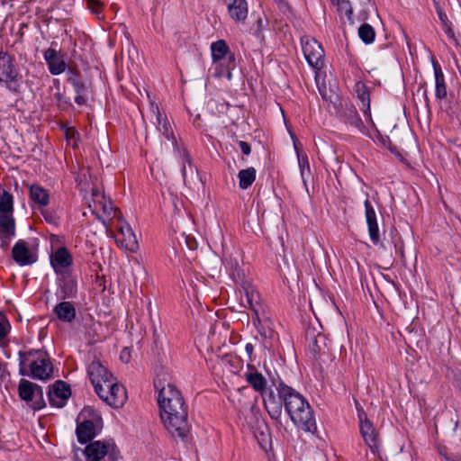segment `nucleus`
<instances>
[{
	"instance_id": "50",
	"label": "nucleus",
	"mask_w": 461,
	"mask_h": 461,
	"mask_svg": "<svg viewBox=\"0 0 461 461\" xmlns=\"http://www.w3.org/2000/svg\"><path fill=\"white\" fill-rule=\"evenodd\" d=\"M125 354H127V355L129 356V351L127 350V348H124V349L122 351L121 356H120L121 359H124V357H126V355H125Z\"/></svg>"
},
{
	"instance_id": "37",
	"label": "nucleus",
	"mask_w": 461,
	"mask_h": 461,
	"mask_svg": "<svg viewBox=\"0 0 461 461\" xmlns=\"http://www.w3.org/2000/svg\"><path fill=\"white\" fill-rule=\"evenodd\" d=\"M358 36L366 44H370L375 41V32L370 24L364 23L358 28Z\"/></svg>"
},
{
	"instance_id": "49",
	"label": "nucleus",
	"mask_w": 461,
	"mask_h": 461,
	"mask_svg": "<svg viewBox=\"0 0 461 461\" xmlns=\"http://www.w3.org/2000/svg\"><path fill=\"white\" fill-rule=\"evenodd\" d=\"M446 32L448 37L454 38V32L449 26L447 27Z\"/></svg>"
},
{
	"instance_id": "44",
	"label": "nucleus",
	"mask_w": 461,
	"mask_h": 461,
	"mask_svg": "<svg viewBox=\"0 0 461 461\" xmlns=\"http://www.w3.org/2000/svg\"><path fill=\"white\" fill-rule=\"evenodd\" d=\"M6 367H7L6 364H2L0 362V378H2V379H4L5 377V375H10V374L7 371Z\"/></svg>"
},
{
	"instance_id": "34",
	"label": "nucleus",
	"mask_w": 461,
	"mask_h": 461,
	"mask_svg": "<svg viewBox=\"0 0 461 461\" xmlns=\"http://www.w3.org/2000/svg\"><path fill=\"white\" fill-rule=\"evenodd\" d=\"M257 171L253 167L242 169L238 174L240 188L245 190L249 188L256 179Z\"/></svg>"
},
{
	"instance_id": "23",
	"label": "nucleus",
	"mask_w": 461,
	"mask_h": 461,
	"mask_svg": "<svg viewBox=\"0 0 461 461\" xmlns=\"http://www.w3.org/2000/svg\"><path fill=\"white\" fill-rule=\"evenodd\" d=\"M230 18L236 23H244L248 17L249 8L246 0H223Z\"/></svg>"
},
{
	"instance_id": "20",
	"label": "nucleus",
	"mask_w": 461,
	"mask_h": 461,
	"mask_svg": "<svg viewBox=\"0 0 461 461\" xmlns=\"http://www.w3.org/2000/svg\"><path fill=\"white\" fill-rule=\"evenodd\" d=\"M68 81L73 86L77 94L75 102L78 105H84L86 103L87 86L81 79L80 73L76 68H68Z\"/></svg>"
},
{
	"instance_id": "30",
	"label": "nucleus",
	"mask_w": 461,
	"mask_h": 461,
	"mask_svg": "<svg viewBox=\"0 0 461 461\" xmlns=\"http://www.w3.org/2000/svg\"><path fill=\"white\" fill-rule=\"evenodd\" d=\"M15 234V222L13 215L0 214V240L7 246L9 240Z\"/></svg>"
},
{
	"instance_id": "48",
	"label": "nucleus",
	"mask_w": 461,
	"mask_h": 461,
	"mask_svg": "<svg viewBox=\"0 0 461 461\" xmlns=\"http://www.w3.org/2000/svg\"><path fill=\"white\" fill-rule=\"evenodd\" d=\"M456 382L457 387L461 390V372H459L456 375Z\"/></svg>"
},
{
	"instance_id": "36",
	"label": "nucleus",
	"mask_w": 461,
	"mask_h": 461,
	"mask_svg": "<svg viewBox=\"0 0 461 461\" xmlns=\"http://www.w3.org/2000/svg\"><path fill=\"white\" fill-rule=\"evenodd\" d=\"M175 147V149L176 150L179 158H181L182 160V176H183V178L185 179V176H186V173H187V167H189L190 170H192V159H191V156L189 154V152L186 150V149L183 148V147H179L177 144L176 146H174Z\"/></svg>"
},
{
	"instance_id": "27",
	"label": "nucleus",
	"mask_w": 461,
	"mask_h": 461,
	"mask_svg": "<svg viewBox=\"0 0 461 461\" xmlns=\"http://www.w3.org/2000/svg\"><path fill=\"white\" fill-rule=\"evenodd\" d=\"M118 231L122 238H117V243L120 244L121 247L124 248L125 249L131 252L137 251V249H139L138 240L136 235L132 231V229L130 227V225L125 224L119 226Z\"/></svg>"
},
{
	"instance_id": "8",
	"label": "nucleus",
	"mask_w": 461,
	"mask_h": 461,
	"mask_svg": "<svg viewBox=\"0 0 461 461\" xmlns=\"http://www.w3.org/2000/svg\"><path fill=\"white\" fill-rule=\"evenodd\" d=\"M95 393L100 399L113 408L122 407L128 398L125 387L117 383L115 378L106 381L105 385L102 386V391Z\"/></svg>"
},
{
	"instance_id": "21",
	"label": "nucleus",
	"mask_w": 461,
	"mask_h": 461,
	"mask_svg": "<svg viewBox=\"0 0 461 461\" xmlns=\"http://www.w3.org/2000/svg\"><path fill=\"white\" fill-rule=\"evenodd\" d=\"M261 396L265 409L271 419L278 420L282 414L283 400L279 396L276 397L273 390H268V392Z\"/></svg>"
},
{
	"instance_id": "28",
	"label": "nucleus",
	"mask_w": 461,
	"mask_h": 461,
	"mask_svg": "<svg viewBox=\"0 0 461 461\" xmlns=\"http://www.w3.org/2000/svg\"><path fill=\"white\" fill-rule=\"evenodd\" d=\"M76 434L77 440L81 444L91 441L97 434L96 424L94 419L84 420L77 423Z\"/></svg>"
},
{
	"instance_id": "5",
	"label": "nucleus",
	"mask_w": 461,
	"mask_h": 461,
	"mask_svg": "<svg viewBox=\"0 0 461 461\" xmlns=\"http://www.w3.org/2000/svg\"><path fill=\"white\" fill-rule=\"evenodd\" d=\"M86 461H119L120 450L113 440L90 442L84 451Z\"/></svg>"
},
{
	"instance_id": "32",
	"label": "nucleus",
	"mask_w": 461,
	"mask_h": 461,
	"mask_svg": "<svg viewBox=\"0 0 461 461\" xmlns=\"http://www.w3.org/2000/svg\"><path fill=\"white\" fill-rule=\"evenodd\" d=\"M432 65H433L434 75H435V83H436L435 95H436L437 98L443 99L447 96V86L445 84L444 74H443L440 65L438 64V62L437 60L433 59Z\"/></svg>"
},
{
	"instance_id": "11",
	"label": "nucleus",
	"mask_w": 461,
	"mask_h": 461,
	"mask_svg": "<svg viewBox=\"0 0 461 461\" xmlns=\"http://www.w3.org/2000/svg\"><path fill=\"white\" fill-rule=\"evenodd\" d=\"M303 55L311 67L320 70L324 66V50L313 38L302 39Z\"/></svg>"
},
{
	"instance_id": "38",
	"label": "nucleus",
	"mask_w": 461,
	"mask_h": 461,
	"mask_svg": "<svg viewBox=\"0 0 461 461\" xmlns=\"http://www.w3.org/2000/svg\"><path fill=\"white\" fill-rule=\"evenodd\" d=\"M297 158H298V165L300 167L301 176H302L303 179H304L306 176L311 175V168H310L308 156L305 153H299L297 151Z\"/></svg>"
},
{
	"instance_id": "6",
	"label": "nucleus",
	"mask_w": 461,
	"mask_h": 461,
	"mask_svg": "<svg viewBox=\"0 0 461 461\" xmlns=\"http://www.w3.org/2000/svg\"><path fill=\"white\" fill-rule=\"evenodd\" d=\"M14 58L5 51H0V83L12 93L18 94L21 89L22 76L14 64Z\"/></svg>"
},
{
	"instance_id": "26",
	"label": "nucleus",
	"mask_w": 461,
	"mask_h": 461,
	"mask_svg": "<svg viewBox=\"0 0 461 461\" xmlns=\"http://www.w3.org/2000/svg\"><path fill=\"white\" fill-rule=\"evenodd\" d=\"M354 91L357 99L361 102L360 109L362 110L364 115L367 121L374 124L371 116L370 94L367 86L362 81H357L354 86Z\"/></svg>"
},
{
	"instance_id": "16",
	"label": "nucleus",
	"mask_w": 461,
	"mask_h": 461,
	"mask_svg": "<svg viewBox=\"0 0 461 461\" xmlns=\"http://www.w3.org/2000/svg\"><path fill=\"white\" fill-rule=\"evenodd\" d=\"M73 264V258L66 247H60L50 256V265L57 275L69 273L68 268Z\"/></svg>"
},
{
	"instance_id": "51",
	"label": "nucleus",
	"mask_w": 461,
	"mask_h": 461,
	"mask_svg": "<svg viewBox=\"0 0 461 461\" xmlns=\"http://www.w3.org/2000/svg\"><path fill=\"white\" fill-rule=\"evenodd\" d=\"M125 354H127V355L129 356V351L127 350V348H124V349L122 351L121 356H120L121 359H124V357H126V355H125Z\"/></svg>"
},
{
	"instance_id": "14",
	"label": "nucleus",
	"mask_w": 461,
	"mask_h": 461,
	"mask_svg": "<svg viewBox=\"0 0 461 461\" xmlns=\"http://www.w3.org/2000/svg\"><path fill=\"white\" fill-rule=\"evenodd\" d=\"M71 395L70 386L64 381L58 380L48 392L50 404L52 407L62 408L66 405Z\"/></svg>"
},
{
	"instance_id": "18",
	"label": "nucleus",
	"mask_w": 461,
	"mask_h": 461,
	"mask_svg": "<svg viewBox=\"0 0 461 461\" xmlns=\"http://www.w3.org/2000/svg\"><path fill=\"white\" fill-rule=\"evenodd\" d=\"M339 120L345 124L365 133L366 126L361 120L356 107L352 104H346L339 113Z\"/></svg>"
},
{
	"instance_id": "4",
	"label": "nucleus",
	"mask_w": 461,
	"mask_h": 461,
	"mask_svg": "<svg viewBox=\"0 0 461 461\" xmlns=\"http://www.w3.org/2000/svg\"><path fill=\"white\" fill-rule=\"evenodd\" d=\"M92 199L89 202V208L96 215L97 219L106 225V221L118 219L121 221L122 214L112 200L107 198L98 188L92 189Z\"/></svg>"
},
{
	"instance_id": "39",
	"label": "nucleus",
	"mask_w": 461,
	"mask_h": 461,
	"mask_svg": "<svg viewBox=\"0 0 461 461\" xmlns=\"http://www.w3.org/2000/svg\"><path fill=\"white\" fill-rule=\"evenodd\" d=\"M10 327V323L5 316L0 315V341L7 336Z\"/></svg>"
},
{
	"instance_id": "19",
	"label": "nucleus",
	"mask_w": 461,
	"mask_h": 461,
	"mask_svg": "<svg viewBox=\"0 0 461 461\" xmlns=\"http://www.w3.org/2000/svg\"><path fill=\"white\" fill-rule=\"evenodd\" d=\"M307 349L312 354L313 358H318L320 356L326 354L327 339L321 333L315 334L314 330H307L306 332Z\"/></svg>"
},
{
	"instance_id": "25",
	"label": "nucleus",
	"mask_w": 461,
	"mask_h": 461,
	"mask_svg": "<svg viewBox=\"0 0 461 461\" xmlns=\"http://www.w3.org/2000/svg\"><path fill=\"white\" fill-rule=\"evenodd\" d=\"M153 112L156 113L157 129L167 140L172 141L173 146H176L177 141L175 137L173 128L167 115L160 111L158 105L153 106Z\"/></svg>"
},
{
	"instance_id": "9",
	"label": "nucleus",
	"mask_w": 461,
	"mask_h": 461,
	"mask_svg": "<svg viewBox=\"0 0 461 461\" xmlns=\"http://www.w3.org/2000/svg\"><path fill=\"white\" fill-rule=\"evenodd\" d=\"M18 394L23 401L31 402V407L34 411H40L46 406L42 388L31 381L26 379L20 380Z\"/></svg>"
},
{
	"instance_id": "43",
	"label": "nucleus",
	"mask_w": 461,
	"mask_h": 461,
	"mask_svg": "<svg viewBox=\"0 0 461 461\" xmlns=\"http://www.w3.org/2000/svg\"><path fill=\"white\" fill-rule=\"evenodd\" d=\"M225 266L230 270L234 271V270L238 269L239 263H238L237 259H232V258H229L228 259V258H226L225 259Z\"/></svg>"
},
{
	"instance_id": "53",
	"label": "nucleus",
	"mask_w": 461,
	"mask_h": 461,
	"mask_svg": "<svg viewBox=\"0 0 461 461\" xmlns=\"http://www.w3.org/2000/svg\"><path fill=\"white\" fill-rule=\"evenodd\" d=\"M333 4L338 3L339 0H330Z\"/></svg>"
},
{
	"instance_id": "41",
	"label": "nucleus",
	"mask_w": 461,
	"mask_h": 461,
	"mask_svg": "<svg viewBox=\"0 0 461 461\" xmlns=\"http://www.w3.org/2000/svg\"><path fill=\"white\" fill-rule=\"evenodd\" d=\"M238 144L240 148L241 152L244 155L249 156L251 153V147H250L249 143H248L247 141H244V140H240L238 142Z\"/></svg>"
},
{
	"instance_id": "45",
	"label": "nucleus",
	"mask_w": 461,
	"mask_h": 461,
	"mask_svg": "<svg viewBox=\"0 0 461 461\" xmlns=\"http://www.w3.org/2000/svg\"><path fill=\"white\" fill-rule=\"evenodd\" d=\"M245 350H246L247 354L249 355L250 361H252V354L254 351V346L251 343H247L245 346Z\"/></svg>"
},
{
	"instance_id": "35",
	"label": "nucleus",
	"mask_w": 461,
	"mask_h": 461,
	"mask_svg": "<svg viewBox=\"0 0 461 461\" xmlns=\"http://www.w3.org/2000/svg\"><path fill=\"white\" fill-rule=\"evenodd\" d=\"M14 212V199L13 195L3 191L0 195V214L13 215Z\"/></svg>"
},
{
	"instance_id": "29",
	"label": "nucleus",
	"mask_w": 461,
	"mask_h": 461,
	"mask_svg": "<svg viewBox=\"0 0 461 461\" xmlns=\"http://www.w3.org/2000/svg\"><path fill=\"white\" fill-rule=\"evenodd\" d=\"M243 290L245 293L246 303H242L245 307H249L254 312L255 317H253V322L257 325V323L260 322L258 312V306L260 305L259 294L249 284L244 285Z\"/></svg>"
},
{
	"instance_id": "46",
	"label": "nucleus",
	"mask_w": 461,
	"mask_h": 461,
	"mask_svg": "<svg viewBox=\"0 0 461 461\" xmlns=\"http://www.w3.org/2000/svg\"><path fill=\"white\" fill-rule=\"evenodd\" d=\"M438 14L439 20L443 23L444 25L447 26V14L445 13H443L441 9L438 10Z\"/></svg>"
},
{
	"instance_id": "54",
	"label": "nucleus",
	"mask_w": 461,
	"mask_h": 461,
	"mask_svg": "<svg viewBox=\"0 0 461 461\" xmlns=\"http://www.w3.org/2000/svg\"><path fill=\"white\" fill-rule=\"evenodd\" d=\"M85 411H86V410H84V411L81 412L80 416H83V415H84V413H85Z\"/></svg>"
},
{
	"instance_id": "10",
	"label": "nucleus",
	"mask_w": 461,
	"mask_h": 461,
	"mask_svg": "<svg viewBox=\"0 0 461 461\" xmlns=\"http://www.w3.org/2000/svg\"><path fill=\"white\" fill-rule=\"evenodd\" d=\"M211 52L212 63L221 62L226 59V77L231 78V71L235 68V54L230 50L224 40H218L211 44Z\"/></svg>"
},
{
	"instance_id": "1",
	"label": "nucleus",
	"mask_w": 461,
	"mask_h": 461,
	"mask_svg": "<svg viewBox=\"0 0 461 461\" xmlns=\"http://www.w3.org/2000/svg\"><path fill=\"white\" fill-rule=\"evenodd\" d=\"M276 390L292 421L301 429L314 433L317 430L316 420L306 399L283 382L278 384Z\"/></svg>"
},
{
	"instance_id": "2",
	"label": "nucleus",
	"mask_w": 461,
	"mask_h": 461,
	"mask_svg": "<svg viewBox=\"0 0 461 461\" xmlns=\"http://www.w3.org/2000/svg\"><path fill=\"white\" fill-rule=\"evenodd\" d=\"M19 373L32 379L49 380L53 375V365L48 354L41 350L19 352Z\"/></svg>"
},
{
	"instance_id": "7",
	"label": "nucleus",
	"mask_w": 461,
	"mask_h": 461,
	"mask_svg": "<svg viewBox=\"0 0 461 461\" xmlns=\"http://www.w3.org/2000/svg\"><path fill=\"white\" fill-rule=\"evenodd\" d=\"M154 386L158 392V403L159 410L167 408H179L187 405L182 393L171 383H163L155 380Z\"/></svg>"
},
{
	"instance_id": "13",
	"label": "nucleus",
	"mask_w": 461,
	"mask_h": 461,
	"mask_svg": "<svg viewBox=\"0 0 461 461\" xmlns=\"http://www.w3.org/2000/svg\"><path fill=\"white\" fill-rule=\"evenodd\" d=\"M87 375L95 388V391H102V386L106 381H112L114 377L111 372L98 360H93L87 367Z\"/></svg>"
},
{
	"instance_id": "3",
	"label": "nucleus",
	"mask_w": 461,
	"mask_h": 461,
	"mask_svg": "<svg viewBox=\"0 0 461 461\" xmlns=\"http://www.w3.org/2000/svg\"><path fill=\"white\" fill-rule=\"evenodd\" d=\"M160 411V418L167 431L175 438L185 440L190 433L188 405Z\"/></svg>"
},
{
	"instance_id": "22",
	"label": "nucleus",
	"mask_w": 461,
	"mask_h": 461,
	"mask_svg": "<svg viewBox=\"0 0 461 461\" xmlns=\"http://www.w3.org/2000/svg\"><path fill=\"white\" fill-rule=\"evenodd\" d=\"M44 59L48 65L51 75L57 76L66 70L67 64L63 57L52 48H49L44 51Z\"/></svg>"
},
{
	"instance_id": "15",
	"label": "nucleus",
	"mask_w": 461,
	"mask_h": 461,
	"mask_svg": "<svg viewBox=\"0 0 461 461\" xmlns=\"http://www.w3.org/2000/svg\"><path fill=\"white\" fill-rule=\"evenodd\" d=\"M58 290L56 295L59 300L72 299L77 294V284L72 274L62 273L58 275Z\"/></svg>"
},
{
	"instance_id": "47",
	"label": "nucleus",
	"mask_w": 461,
	"mask_h": 461,
	"mask_svg": "<svg viewBox=\"0 0 461 461\" xmlns=\"http://www.w3.org/2000/svg\"><path fill=\"white\" fill-rule=\"evenodd\" d=\"M443 461H461V456H444Z\"/></svg>"
},
{
	"instance_id": "33",
	"label": "nucleus",
	"mask_w": 461,
	"mask_h": 461,
	"mask_svg": "<svg viewBox=\"0 0 461 461\" xmlns=\"http://www.w3.org/2000/svg\"><path fill=\"white\" fill-rule=\"evenodd\" d=\"M31 200L39 206H46L50 203L49 192L40 185H32L29 188Z\"/></svg>"
},
{
	"instance_id": "42",
	"label": "nucleus",
	"mask_w": 461,
	"mask_h": 461,
	"mask_svg": "<svg viewBox=\"0 0 461 461\" xmlns=\"http://www.w3.org/2000/svg\"><path fill=\"white\" fill-rule=\"evenodd\" d=\"M356 408L357 411V417L359 420V423L362 422V420H368L366 413L365 412L364 409L358 402L356 403Z\"/></svg>"
},
{
	"instance_id": "12",
	"label": "nucleus",
	"mask_w": 461,
	"mask_h": 461,
	"mask_svg": "<svg viewBox=\"0 0 461 461\" xmlns=\"http://www.w3.org/2000/svg\"><path fill=\"white\" fill-rule=\"evenodd\" d=\"M12 258L21 267L30 266L38 260V253L24 240H19L12 249Z\"/></svg>"
},
{
	"instance_id": "40",
	"label": "nucleus",
	"mask_w": 461,
	"mask_h": 461,
	"mask_svg": "<svg viewBox=\"0 0 461 461\" xmlns=\"http://www.w3.org/2000/svg\"><path fill=\"white\" fill-rule=\"evenodd\" d=\"M88 9L96 14H99L104 10V4L100 0H86Z\"/></svg>"
},
{
	"instance_id": "17",
	"label": "nucleus",
	"mask_w": 461,
	"mask_h": 461,
	"mask_svg": "<svg viewBox=\"0 0 461 461\" xmlns=\"http://www.w3.org/2000/svg\"><path fill=\"white\" fill-rule=\"evenodd\" d=\"M366 221L368 229V234L372 243L375 246L383 244L381 243L379 227L376 219L375 211L368 199L364 202Z\"/></svg>"
},
{
	"instance_id": "52",
	"label": "nucleus",
	"mask_w": 461,
	"mask_h": 461,
	"mask_svg": "<svg viewBox=\"0 0 461 461\" xmlns=\"http://www.w3.org/2000/svg\"><path fill=\"white\" fill-rule=\"evenodd\" d=\"M186 242H187V246L189 247V249H194V247L193 246L194 242L188 241V240H186Z\"/></svg>"
},
{
	"instance_id": "31",
	"label": "nucleus",
	"mask_w": 461,
	"mask_h": 461,
	"mask_svg": "<svg viewBox=\"0 0 461 461\" xmlns=\"http://www.w3.org/2000/svg\"><path fill=\"white\" fill-rule=\"evenodd\" d=\"M54 313L64 322H71L76 317V309L70 302H61L54 308Z\"/></svg>"
},
{
	"instance_id": "24",
	"label": "nucleus",
	"mask_w": 461,
	"mask_h": 461,
	"mask_svg": "<svg viewBox=\"0 0 461 461\" xmlns=\"http://www.w3.org/2000/svg\"><path fill=\"white\" fill-rule=\"evenodd\" d=\"M248 371L245 373L244 377L247 383L261 395L266 393L267 391V379L259 373L256 367L249 364L247 366Z\"/></svg>"
}]
</instances>
